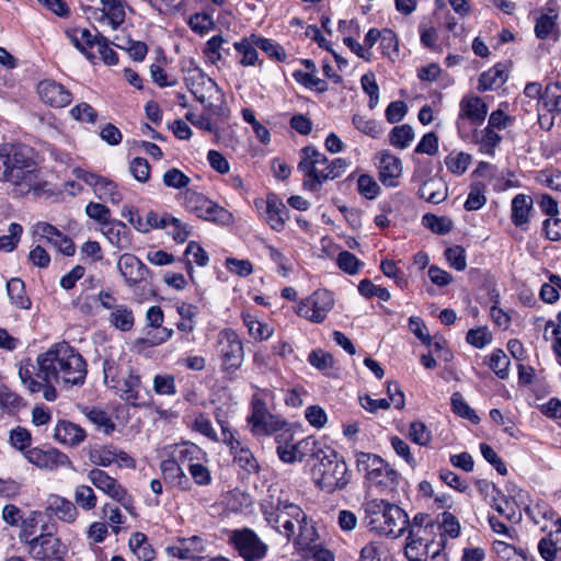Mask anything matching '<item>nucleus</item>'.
<instances>
[{
    "label": "nucleus",
    "mask_w": 561,
    "mask_h": 561,
    "mask_svg": "<svg viewBox=\"0 0 561 561\" xmlns=\"http://www.w3.org/2000/svg\"><path fill=\"white\" fill-rule=\"evenodd\" d=\"M283 491L270 489L260 508L266 523L278 534L293 540L299 549L308 548L317 539L313 525L302 508L283 496Z\"/></svg>",
    "instance_id": "f257e3e1"
},
{
    "label": "nucleus",
    "mask_w": 561,
    "mask_h": 561,
    "mask_svg": "<svg viewBox=\"0 0 561 561\" xmlns=\"http://www.w3.org/2000/svg\"><path fill=\"white\" fill-rule=\"evenodd\" d=\"M37 364L36 377L42 381L78 386L85 380V360L66 342L55 344L47 352L38 355Z\"/></svg>",
    "instance_id": "f03ea898"
},
{
    "label": "nucleus",
    "mask_w": 561,
    "mask_h": 561,
    "mask_svg": "<svg viewBox=\"0 0 561 561\" xmlns=\"http://www.w3.org/2000/svg\"><path fill=\"white\" fill-rule=\"evenodd\" d=\"M0 181L28 192L38 185V171L26 148L15 145L0 147Z\"/></svg>",
    "instance_id": "7ed1b4c3"
},
{
    "label": "nucleus",
    "mask_w": 561,
    "mask_h": 561,
    "mask_svg": "<svg viewBox=\"0 0 561 561\" xmlns=\"http://www.w3.org/2000/svg\"><path fill=\"white\" fill-rule=\"evenodd\" d=\"M313 457L317 461L311 468V479L317 488L330 494L346 489L351 473L343 456L333 449H319Z\"/></svg>",
    "instance_id": "20e7f679"
},
{
    "label": "nucleus",
    "mask_w": 561,
    "mask_h": 561,
    "mask_svg": "<svg viewBox=\"0 0 561 561\" xmlns=\"http://www.w3.org/2000/svg\"><path fill=\"white\" fill-rule=\"evenodd\" d=\"M366 525L378 534L399 537L409 525L408 514L385 500H369L363 504Z\"/></svg>",
    "instance_id": "39448f33"
},
{
    "label": "nucleus",
    "mask_w": 561,
    "mask_h": 561,
    "mask_svg": "<svg viewBox=\"0 0 561 561\" xmlns=\"http://www.w3.org/2000/svg\"><path fill=\"white\" fill-rule=\"evenodd\" d=\"M356 468L371 486L380 491H393L399 484L398 471L376 454L356 453Z\"/></svg>",
    "instance_id": "423d86ee"
},
{
    "label": "nucleus",
    "mask_w": 561,
    "mask_h": 561,
    "mask_svg": "<svg viewBox=\"0 0 561 561\" xmlns=\"http://www.w3.org/2000/svg\"><path fill=\"white\" fill-rule=\"evenodd\" d=\"M329 160L324 153L311 146H307L300 150V161L298 171L304 174V188L317 192L320 186L329 181L334 180Z\"/></svg>",
    "instance_id": "0eeeda50"
},
{
    "label": "nucleus",
    "mask_w": 561,
    "mask_h": 561,
    "mask_svg": "<svg viewBox=\"0 0 561 561\" xmlns=\"http://www.w3.org/2000/svg\"><path fill=\"white\" fill-rule=\"evenodd\" d=\"M426 528H411L404 547V554L410 561H446L444 542L430 541L423 537Z\"/></svg>",
    "instance_id": "6e6552de"
},
{
    "label": "nucleus",
    "mask_w": 561,
    "mask_h": 561,
    "mask_svg": "<svg viewBox=\"0 0 561 561\" xmlns=\"http://www.w3.org/2000/svg\"><path fill=\"white\" fill-rule=\"evenodd\" d=\"M182 71L186 88L194 98L205 103L218 91L217 83L206 76V73L195 64L193 58H183L181 60Z\"/></svg>",
    "instance_id": "1a4fd4ad"
},
{
    "label": "nucleus",
    "mask_w": 561,
    "mask_h": 561,
    "mask_svg": "<svg viewBox=\"0 0 561 561\" xmlns=\"http://www.w3.org/2000/svg\"><path fill=\"white\" fill-rule=\"evenodd\" d=\"M125 8L124 0H98V5L81 3V10L89 21L107 23L113 31L125 22Z\"/></svg>",
    "instance_id": "9d476101"
},
{
    "label": "nucleus",
    "mask_w": 561,
    "mask_h": 561,
    "mask_svg": "<svg viewBox=\"0 0 561 561\" xmlns=\"http://www.w3.org/2000/svg\"><path fill=\"white\" fill-rule=\"evenodd\" d=\"M218 353L224 371H237L244 360L243 343L232 329H225L218 334Z\"/></svg>",
    "instance_id": "9b49d317"
},
{
    "label": "nucleus",
    "mask_w": 561,
    "mask_h": 561,
    "mask_svg": "<svg viewBox=\"0 0 561 561\" xmlns=\"http://www.w3.org/2000/svg\"><path fill=\"white\" fill-rule=\"evenodd\" d=\"M88 480L99 491L119 503L127 512L133 513V497L117 479L102 469L94 468L89 471Z\"/></svg>",
    "instance_id": "f8f14e48"
},
{
    "label": "nucleus",
    "mask_w": 561,
    "mask_h": 561,
    "mask_svg": "<svg viewBox=\"0 0 561 561\" xmlns=\"http://www.w3.org/2000/svg\"><path fill=\"white\" fill-rule=\"evenodd\" d=\"M184 207L197 217L215 222H226L231 214L205 195L187 190L183 193Z\"/></svg>",
    "instance_id": "ddd939ff"
},
{
    "label": "nucleus",
    "mask_w": 561,
    "mask_h": 561,
    "mask_svg": "<svg viewBox=\"0 0 561 561\" xmlns=\"http://www.w3.org/2000/svg\"><path fill=\"white\" fill-rule=\"evenodd\" d=\"M275 442L277 443V455L279 459L287 463L301 461L309 451H313L316 440L312 437H307L299 442H294V434L289 430H283L275 434Z\"/></svg>",
    "instance_id": "4468645a"
},
{
    "label": "nucleus",
    "mask_w": 561,
    "mask_h": 561,
    "mask_svg": "<svg viewBox=\"0 0 561 561\" xmlns=\"http://www.w3.org/2000/svg\"><path fill=\"white\" fill-rule=\"evenodd\" d=\"M333 306L332 293L327 289H319L297 305L296 313L313 323H321L327 319Z\"/></svg>",
    "instance_id": "2eb2a0df"
},
{
    "label": "nucleus",
    "mask_w": 561,
    "mask_h": 561,
    "mask_svg": "<svg viewBox=\"0 0 561 561\" xmlns=\"http://www.w3.org/2000/svg\"><path fill=\"white\" fill-rule=\"evenodd\" d=\"M230 540L244 561H259L265 557L268 549L250 528L233 530Z\"/></svg>",
    "instance_id": "dca6fc26"
},
{
    "label": "nucleus",
    "mask_w": 561,
    "mask_h": 561,
    "mask_svg": "<svg viewBox=\"0 0 561 561\" xmlns=\"http://www.w3.org/2000/svg\"><path fill=\"white\" fill-rule=\"evenodd\" d=\"M251 415L248 423L251 431L256 436H267L278 433L282 430V423L275 419L267 410L265 402L260 398H254L251 403Z\"/></svg>",
    "instance_id": "f3484780"
},
{
    "label": "nucleus",
    "mask_w": 561,
    "mask_h": 561,
    "mask_svg": "<svg viewBox=\"0 0 561 561\" xmlns=\"http://www.w3.org/2000/svg\"><path fill=\"white\" fill-rule=\"evenodd\" d=\"M27 543L30 554L37 561H46L66 553L65 546L60 539L53 537L48 526H44L43 533L32 538Z\"/></svg>",
    "instance_id": "a211bd4d"
},
{
    "label": "nucleus",
    "mask_w": 561,
    "mask_h": 561,
    "mask_svg": "<svg viewBox=\"0 0 561 561\" xmlns=\"http://www.w3.org/2000/svg\"><path fill=\"white\" fill-rule=\"evenodd\" d=\"M111 388L116 389L121 399L134 407H144L149 403L151 398L149 391L142 387L140 377L133 373L117 383L111 385Z\"/></svg>",
    "instance_id": "6ab92c4d"
},
{
    "label": "nucleus",
    "mask_w": 561,
    "mask_h": 561,
    "mask_svg": "<svg viewBox=\"0 0 561 561\" xmlns=\"http://www.w3.org/2000/svg\"><path fill=\"white\" fill-rule=\"evenodd\" d=\"M76 174L79 180L93 187L98 198L112 204H119L122 202V193L119 192L116 183L110 179L82 169L77 170Z\"/></svg>",
    "instance_id": "aec40b11"
},
{
    "label": "nucleus",
    "mask_w": 561,
    "mask_h": 561,
    "mask_svg": "<svg viewBox=\"0 0 561 561\" xmlns=\"http://www.w3.org/2000/svg\"><path fill=\"white\" fill-rule=\"evenodd\" d=\"M25 458L37 468L49 471L71 465L69 457L55 448L43 450L35 447L25 451Z\"/></svg>",
    "instance_id": "412c9836"
},
{
    "label": "nucleus",
    "mask_w": 561,
    "mask_h": 561,
    "mask_svg": "<svg viewBox=\"0 0 561 561\" xmlns=\"http://www.w3.org/2000/svg\"><path fill=\"white\" fill-rule=\"evenodd\" d=\"M222 442L229 446L230 453L233 456L234 461L244 470L249 472H255L259 469V463L251 453V450L242 444V442L236 437L234 433L224 426V438Z\"/></svg>",
    "instance_id": "4be33fe9"
},
{
    "label": "nucleus",
    "mask_w": 561,
    "mask_h": 561,
    "mask_svg": "<svg viewBox=\"0 0 561 561\" xmlns=\"http://www.w3.org/2000/svg\"><path fill=\"white\" fill-rule=\"evenodd\" d=\"M39 99L47 105L56 108L65 107L70 104L72 94L62 84L45 79L37 84Z\"/></svg>",
    "instance_id": "5701e85b"
},
{
    "label": "nucleus",
    "mask_w": 561,
    "mask_h": 561,
    "mask_svg": "<svg viewBox=\"0 0 561 561\" xmlns=\"http://www.w3.org/2000/svg\"><path fill=\"white\" fill-rule=\"evenodd\" d=\"M559 10L549 1L541 10L539 16L536 19L534 32L537 38L547 39L553 37L557 39L559 36Z\"/></svg>",
    "instance_id": "b1692460"
},
{
    "label": "nucleus",
    "mask_w": 561,
    "mask_h": 561,
    "mask_svg": "<svg viewBox=\"0 0 561 561\" xmlns=\"http://www.w3.org/2000/svg\"><path fill=\"white\" fill-rule=\"evenodd\" d=\"M117 268L124 277L128 286H135L142 282L148 274L146 265L134 254H123L118 262Z\"/></svg>",
    "instance_id": "393cba45"
},
{
    "label": "nucleus",
    "mask_w": 561,
    "mask_h": 561,
    "mask_svg": "<svg viewBox=\"0 0 561 561\" xmlns=\"http://www.w3.org/2000/svg\"><path fill=\"white\" fill-rule=\"evenodd\" d=\"M488 114V105L480 96H465L459 104L458 127L462 119H468L473 125L484 122Z\"/></svg>",
    "instance_id": "a878e982"
},
{
    "label": "nucleus",
    "mask_w": 561,
    "mask_h": 561,
    "mask_svg": "<svg viewBox=\"0 0 561 561\" xmlns=\"http://www.w3.org/2000/svg\"><path fill=\"white\" fill-rule=\"evenodd\" d=\"M379 181L388 187H396L398 185V179L402 174V162L401 160L389 153L381 152L379 156Z\"/></svg>",
    "instance_id": "bb28decb"
},
{
    "label": "nucleus",
    "mask_w": 561,
    "mask_h": 561,
    "mask_svg": "<svg viewBox=\"0 0 561 561\" xmlns=\"http://www.w3.org/2000/svg\"><path fill=\"white\" fill-rule=\"evenodd\" d=\"M46 511L68 524L75 523L79 515L77 506L71 501L57 494L47 497Z\"/></svg>",
    "instance_id": "cd10ccee"
},
{
    "label": "nucleus",
    "mask_w": 561,
    "mask_h": 561,
    "mask_svg": "<svg viewBox=\"0 0 561 561\" xmlns=\"http://www.w3.org/2000/svg\"><path fill=\"white\" fill-rule=\"evenodd\" d=\"M54 438L60 444L76 446L84 440L85 432L79 425L62 420L55 426Z\"/></svg>",
    "instance_id": "c85d7f7f"
},
{
    "label": "nucleus",
    "mask_w": 561,
    "mask_h": 561,
    "mask_svg": "<svg viewBox=\"0 0 561 561\" xmlns=\"http://www.w3.org/2000/svg\"><path fill=\"white\" fill-rule=\"evenodd\" d=\"M266 216L271 228L275 231H282L288 219V209L275 195H268L266 201Z\"/></svg>",
    "instance_id": "c756f323"
},
{
    "label": "nucleus",
    "mask_w": 561,
    "mask_h": 561,
    "mask_svg": "<svg viewBox=\"0 0 561 561\" xmlns=\"http://www.w3.org/2000/svg\"><path fill=\"white\" fill-rule=\"evenodd\" d=\"M106 239L118 250L129 249L131 244L129 228L119 220H113L106 224L103 231Z\"/></svg>",
    "instance_id": "7c9ffc66"
},
{
    "label": "nucleus",
    "mask_w": 561,
    "mask_h": 561,
    "mask_svg": "<svg viewBox=\"0 0 561 561\" xmlns=\"http://www.w3.org/2000/svg\"><path fill=\"white\" fill-rule=\"evenodd\" d=\"M68 37L73 43L75 47L85 55L88 59H93L94 55L90 49L94 45H99V37L103 36L100 33L93 35L88 28H73L67 32Z\"/></svg>",
    "instance_id": "2f4dec72"
},
{
    "label": "nucleus",
    "mask_w": 561,
    "mask_h": 561,
    "mask_svg": "<svg viewBox=\"0 0 561 561\" xmlns=\"http://www.w3.org/2000/svg\"><path fill=\"white\" fill-rule=\"evenodd\" d=\"M507 73L503 65L497 64L488 71H484L478 83L479 91H490L501 88L507 80Z\"/></svg>",
    "instance_id": "473e14b6"
},
{
    "label": "nucleus",
    "mask_w": 561,
    "mask_h": 561,
    "mask_svg": "<svg viewBox=\"0 0 561 561\" xmlns=\"http://www.w3.org/2000/svg\"><path fill=\"white\" fill-rule=\"evenodd\" d=\"M419 195L432 204H439L447 197V187L440 179L432 178L419 188Z\"/></svg>",
    "instance_id": "72a5a7b5"
},
{
    "label": "nucleus",
    "mask_w": 561,
    "mask_h": 561,
    "mask_svg": "<svg viewBox=\"0 0 561 561\" xmlns=\"http://www.w3.org/2000/svg\"><path fill=\"white\" fill-rule=\"evenodd\" d=\"M359 561H393L387 542L373 540L360 550Z\"/></svg>",
    "instance_id": "f704fd0d"
},
{
    "label": "nucleus",
    "mask_w": 561,
    "mask_h": 561,
    "mask_svg": "<svg viewBox=\"0 0 561 561\" xmlns=\"http://www.w3.org/2000/svg\"><path fill=\"white\" fill-rule=\"evenodd\" d=\"M533 207V199L525 194H517L512 201V221L516 227H524L528 224L529 211Z\"/></svg>",
    "instance_id": "c9c22d12"
},
{
    "label": "nucleus",
    "mask_w": 561,
    "mask_h": 561,
    "mask_svg": "<svg viewBox=\"0 0 561 561\" xmlns=\"http://www.w3.org/2000/svg\"><path fill=\"white\" fill-rule=\"evenodd\" d=\"M7 293L12 305L19 309L28 310L32 306V301L25 294L24 282L20 278H11L7 283Z\"/></svg>",
    "instance_id": "e433bc0d"
},
{
    "label": "nucleus",
    "mask_w": 561,
    "mask_h": 561,
    "mask_svg": "<svg viewBox=\"0 0 561 561\" xmlns=\"http://www.w3.org/2000/svg\"><path fill=\"white\" fill-rule=\"evenodd\" d=\"M540 106L552 115L561 113V84L549 83L546 85Z\"/></svg>",
    "instance_id": "4c0bfd02"
},
{
    "label": "nucleus",
    "mask_w": 561,
    "mask_h": 561,
    "mask_svg": "<svg viewBox=\"0 0 561 561\" xmlns=\"http://www.w3.org/2000/svg\"><path fill=\"white\" fill-rule=\"evenodd\" d=\"M129 548L133 553L142 561H152L156 552L142 533H135L129 539Z\"/></svg>",
    "instance_id": "58836bf2"
},
{
    "label": "nucleus",
    "mask_w": 561,
    "mask_h": 561,
    "mask_svg": "<svg viewBox=\"0 0 561 561\" xmlns=\"http://www.w3.org/2000/svg\"><path fill=\"white\" fill-rule=\"evenodd\" d=\"M110 322L123 332L129 331L134 327L133 311L128 307L119 305L111 312Z\"/></svg>",
    "instance_id": "ea45409f"
},
{
    "label": "nucleus",
    "mask_w": 561,
    "mask_h": 561,
    "mask_svg": "<svg viewBox=\"0 0 561 561\" xmlns=\"http://www.w3.org/2000/svg\"><path fill=\"white\" fill-rule=\"evenodd\" d=\"M242 320L248 328L250 336L256 341L267 340L273 334V329L267 324L260 322L250 313H243Z\"/></svg>",
    "instance_id": "a19ab883"
},
{
    "label": "nucleus",
    "mask_w": 561,
    "mask_h": 561,
    "mask_svg": "<svg viewBox=\"0 0 561 561\" xmlns=\"http://www.w3.org/2000/svg\"><path fill=\"white\" fill-rule=\"evenodd\" d=\"M75 502L84 511H91L96 507L98 497L90 485L81 484L75 489Z\"/></svg>",
    "instance_id": "79ce46f5"
},
{
    "label": "nucleus",
    "mask_w": 561,
    "mask_h": 561,
    "mask_svg": "<svg viewBox=\"0 0 561 561\" xmlns=\"http://www.w3.org/2000/svg\"><path fill=\"white\" fill-rule=\"evenodd\" d=\"M485 188L486 186L483 182H473L470 185V192L465 203L467 210H478L485 205Z\"/></svg>",
    "instance_id": "37998d69"
},
{
    "label": "nucleus",
    "mask_w": 561,
    "mask_h": 561,
    "mask_svg": "<svg viewBox=\"0 0 561 561\" xmlns=\"http://www.w3.org/2000/svg\"><path fill=\"white\" fill-rule=\"evenodd\" d=\"M510 365L511 360L503 350L496 348L490 355L489 367L499 378L506 379L508 377Z\"/></svg>",
    "instance_id": "c03bdc74"
},
{
    "label": "nucleus",
    "mask_w": 561,
    "mask_h": 561,
    "mask_svg": "<svg viewBox=\"0 0 561 561\" xmlns=\"http://www.w3.org/2000/svg\"><path fill=\"white\" fill-rule=\"evenodd\" d=\"M413 139V128L408 124L394 127L389 135L390 144L400 149L409 147Z\"/></svg>",
    "instance_id": "a18cd8bd"
},
{
    "label": "nucleus",
    "mask_w": 561,
    "mask_h": 561,
    "mask_svg": "<svg viewBox=\"0 0 561 561\" xmlns=\"http://www.w3.org/2000/svg\"><path fill=\"white\" fill-rule=\"evenodd\" d=\"M89 459L95 466L110 467L115 462V447L106 445L93 448L89 453Z\"/></svg>",
    "instance_id": "49530a36"
},
{
    "label": "nucleus",
    "mask_w": 561,
    "mask_h": 561,
    "mask_svg": "<svg viewBox=\"0 0 561 561\" xmlns=\"http://www.w3.org/2000/svg\"><path fill=\"white\" fill-rule=\"evenodd\" d=\"M69 114L75 121L85 124H95L99 116L98 111L85 102L75 105Z\"/></svg>",
    "instance_id": "de8ad7c7"
},
{
    "label": "nucleus",
    "mask_w": 561,
    "mask_h": 561,
    "mask_svg": "<svg viewBox=\"0 0 561 561\" xmlns=\"http://www.w3.org/2000/svg\"><path fill=\"white\" fill-rule=\"evenodd\" d=\"M162 182L169 188L182 190L190 185L191 179L181 170L172 168L164 172Z\"/></svg>",
    "instance_id": "09e8293b"
},
{
    "label": "nucleus",
    "mask_w": 561,
    "mask_h": 561,
    "mask_svg": "<svg viewBox=\"0 0 561 561\" xmlns=\"http://www.w3.org/2000/svg\"><path fill=\"white\" fill-rule=\"evenodd\" d=\"M8 232V234H3L0 237V251H13L20 242L23 228L20 224L12 222L9 226Z\"/></svg>",
    "instance_id": "8fccbe9b"
},
{
    "label": "nucleus",
    "mask_w": 561,
    "mask_h": 561,
    "mask_svg": "<svg viewBox=\"0 0 561 561\" xmlns=\"http://www.w3.org/2000/svg\"><path fill=\"white\" fill-rule=\"evenodd\" d=\"M242 117L243 119L249 123L251 126H252V129L256 136V138L263 142V144H268L270 140H271V134L268 131V129L262 125L256 118H255V115H254V112L250 108H243L242 110Z\"/></svg>",
    "instance_id": "3c124183"
},
{
    "label": "nucleus",
    "mask_w": 561,
    "mask_h": 561,
    "mask_svg": "<svg viewBox=\"0 0 561 561\" xmlns=\"http://www.w3.org/2000/svg\"><path fill=\"white\" fill-rule=\"evenodd\" d=\"M423 224L426 228L438 234H446L453 228V222L446 217H437L432 214L423 216Z\"/></svg>",
    "instance_id": "603ef678"
},
{
    "label": "nucleus",
    "mask_w": 561,
    "mask_h": 561,
    "mask_svg": "<svg viewBox=\"0 0 561 561\" xmlns=\"http://www.w3.org/2000/svg\"><path fill=\"white\" fill-rule=\"evenodd\" d=\"M409 437L420 446H427L432 434L427 426L421 421H414L409 426Z\"/></svg>",
    "instance_id": "864d4df0"
},
{
    "label": "nucleus",
    "mask_w": 561,
    "mask_h": 561,
    "mask_svg": "<svg viewBox=\"0 0 561 561\" xmlns=\"http://www.w3.org/2000/svg\"><path fill=\"white\" fill-rule=\"evenodd\" d=\"M9 442L15 449L25 451L28 450V447L31 446L32 436L26 428L16 426L10 431Z\"/></svg>",
    "instance_id": "5fc2aeb1"
},
{
    "label": "nucleus",
    "mask_w": 561,
    "mask_h": 561,
    "mask_svg": "<svg viewBox=\"0 0 561 561\" xmlns=\"http://www.w3.org/2000/svg\"><path fill=\"white\" fill-rule=\"evenodd\" d=\"M233 47L238 53L242 55V59L240 60L243 66H254L257 60V51L254 45L248 39L243 38L240 42H236Z\"/></svg>",
    "instance_id": "6e6d98bb"
},
{
    "label": "nucleus",
    "mask_w": 561,
    "mask_h": 561,
    "mask_svg": "<svg viewBox=\"0 0 561 561\" xmlns=\"http://www.w3.org/2000/svg\"><path fill=\"white\" fill-rule=\"evenodd\" d=\"M451 407L453 411L461 417L468 419L473 423L479 422V416L476 412L468 405V403L463 400L462 396L459 392H455L451 396Z\"/></svg>",
    "instance_id": "4d7b16f0"
},
{
    "label": "nucleus",
    "mask_w": 561,
    "mask_h": 561,
    "mask_svg": "<svg viewBox=\"0 0 561 561\" xmlns=\"http://www.w3.org/2000/svg\"><path fill=\"white\" fill-rule=\"evenodd\" d=\"M357 190L359 194L366 197L367 199H375L380 192V187L376 180L368 174H362L358 178Z\"/></svg>",
    "instance_id": "13d9d810"
},
{
    "label": "nucleus",
    "mask_w": 561,
    "mask_h": 561,
    "mask_svg": "<svg viewBox=\"0 0 561 561\" xmlns=\"http://www.w3.org/2000/svg\"><path fill=\"white\" fill-rule=\"evenodd\" d=\"M294 78L301 84L307 88L316 89L319 92H324L328 89V85L324 80L318 78L314 72H304L301 70H296L294 72Z\"/></svg>",
    "instance_id": "bf43d9fd"
},
{
    "label": "nucleus",
    "mask_w": 561,
    "mask_h": 561,
    "mask_svg": "<svg viewBox=\"0 0 561 561\" xmlns=\"http://www.w3.org/2000/svg\"><path fill=\"white\" fill-rule=\"evenodd\" d=\"M471 162V156L466 152H459L456 156H448L445 159L447 169L455 174H462L467 171Z\"/></svg>",
    "instance_id": "052dcab7"
},
{
    "label": "nucleus",
    "mask_w": 561,
    "mask_h": 561,
    "mask_svg": "<svg viewBox=\"0 0 561 561\" xmlns=\"http://www.w3.org/2000/svg\"><path fill=\"white\" fill-rule=\"evenodd\" d=\"M501 140L502 137L495 133L493 128L486 126L481 130V137L478 142L481 151L488 154H493L495 147L501 142Z\"/></svg>",
    "instance_id": "680f3d73"
},
{
    "label": "nucleus",
    "mask_w": 561,
    "mask_h": 561,
    "mask_svg": "<svg viewBox=\"0 0 561 561\" xmlns=\"http://www.w3.org/2000/svg\"><path fill=\"white\" fill-rule=\"evenodd\" d=\"M129 172L140 183H146L150 178L151 168L145 158H134L129 163Z\"/></svg>",
    "instance_id": "e2e57ef3"
},
{
    "label": "nucleus",
    "mask_w": 561,
    "mask_h": 561,
    "mask_svg": "<svg viewBox=\"0 0 561 561\" xmlns=\"http://www.w3.org/2000/svg\"><path fill=\"white\" fill-rule=\"evenodd\" d=\"M89 421L102 428L104 433L110 434L114 431L115 424L112 422L107 413L100 409H91L85 413Z\"/></svg>",
    "instance_id": "0e129e2a"
},
{
    "label": "nucleus",
    "mask_w": 561,
    "mask_h": 561,
    "mask_svg": "<svg viewBox=\"0 0 561 561\" xmlns=\"http://www.w3.org/2000/svg\"><path fill=\"white\" fill-rule=\"evenodd\" d=\"M442 535H448L450 538H457L460 534V524L458 519L449 512H444L438 520Z\"/></svg>",
    "instance_id": "69168bd1"
},
{
    "label": "nucleus",
    "mask_w": 561,
    "mask_h": 561,
    "mask_svg": "<svg viewBox=\"0 0 561 561\" xmlns=\"http://www.w3.org/2000/svg\"><path fill=\"white\" fill-rule=\"evenodd\" d=\"M308 362L319 370L330 369L334 365L333 356L321 348L313 350L308 356Z\"/></svg>",
    "instance_id": "338daca9"
},
{
    "label": "nucleus",
    "mask_w": 561,
    "mask_h": 561,
    "mask_svg": "<svg viewBox=\"0 0 561 561\" xmlns=\"http://www.w3.org/2000/svg\"><path fill=\"white\" fill-rule=\"evenodd\" d=\"M339 267L350 275L358 273L363 263L351 252L342 251L337 256Z\"/></svg>",
    "instance_id": "774afa93"
}]
</instances>
